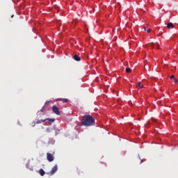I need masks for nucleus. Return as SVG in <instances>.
I'll use <instances>...</instances> for the list:
<instances>
[{
  "label": "nucleus",
  "mask_w": 178,
  "mask_h": 178,
  "mask_svg": "<svg viewBox=\"0 0 178 178\" xmlns=\"http://www.w3.org/2000/svg\"><path fill=\"white\" fill-rule=\"evenodd\" d=\"M150 31H151V29H149L147 30V33H150Z\"/></svg>",
  "instance_id": "dca6fc26"
},
{
  "label": "nucleus",
  "mask_w": 178,
  "mask_h": 178,
  "mask_svg": "<svg viewBox=\"0 0 178 178\" xmlns=\"http://www.w3.org/2000/svg\"><path fill=\"white\" fill-rule=\"evenodd\" d=\"M156 49H159V46L158 45L156 46Z\"/></svg>",
  "instance_id": "a211bd4d"
},
{
  "label": "nucleus",
  "mask_w": 178,
  "mask_h": 178,
  "mask_svg": "<svg viewBox=\"0 0 178 178\" xmlns=\"http://www.w3.org/2000/svg\"><path fill=\"white\" fill-rule=\"evenodd\" d=\"M170 79L171 80H172V79H175V76H174V75H171V76H170Z\"/></svg>",
  "instance_id": "4468645a"
},
{
  "label": "nucleus",
  "mask_w": 178,
  "mask_h": 178,
  "mask_svg": "<svg viewBox=\"0 0 178 178\" xmlns=\"http://www.w3.org/2000/svg\"><path fill=\"white\" fill-rule=\"evenodd\" d=\"M73 58L77 62H79L81 60V58L76 54L73 56Z\"/></svg>",
  "instance_id": "0eeeda50"
},
{
  "label": "nucleus",
  "mask_w": 178,
  "mask_h": 178,
  "mask_svg": "<svg viewBox=\"0 0 178 178\" xmlns=\"http://www.w3.org/2000/svg\"><path fill=\"white\" fill-rule=\"evenodd\" d=\"M137 88H143L144 86L141 84V82H138V85H136Z\"/></svg>",
  "instance_id": "9d476101"
},
{
  "label": "nucleus",
  "mask_w": 178,
  "mask_h": 178,
  "mask_svg": "<svg viewBox=\"0 0 178 178\" xmlns=\"http://www.w3.org/2000/svg\"><path fill=\"white\" fill-rule=\"evenodd\" d=\"M144 30L146 31V28L145 27H144Z\"/></svg>",
  "instance_id": "f3484780"
},
{
  "label": "nucleus",
  "mask_w": 178,
  "mask_h": 178,
  "mask_svg": "<svg viewBox=\"0 0 178 178\" xmlns=\"http://www.w3.org/2000/svg\"><path fill=\"white\" fill-rule=\"evenodd\" d=\"M47 132H50V131H51V128H47Z\"/></svg>",
  "instance_id": "2eb2a0df"
},
{
  "label": "nucleus",
  "mask_w": 178,
  "mask_h": 178,
  "mask_svg": "<svg viewBox=\"0 0 178 178\" xmlns=\"http://www.w3.org/2000/svg\"><path fill=\"white\" fill-rule=\"evenodd\" d=\"M58 101H61L64 103H67L69 102V99H58Z\"/></svg>",
  "instance_id": "6e6552de"
},
{
  "label": "nucleus",
  "mask_w": 178,
  "mask_h": 178,
  "mask_svg": "<svg viewBox=\"0 0 178 178\" xmlns=\"http://www.w3.org/2000/svg\"><path fill=\"white\" fill-rule=\"evenodd\" d=\"M52 111L56 115H60V111H59V108H58V106H53Z\"/></svg>",
  "instance_id": "7ed1b4c3"
},
{
  "label": "nucleus",
  "mask_w": 178,
  "mask_h": 178,
  "mask_svg": "<svg viewBox=\"0 0 178 178\" xmlns=\"http://www.w3.org/2000/svg\"><path fill=\"white\" fill-rule=\"evenodd\" d=\"M58 171V165H56L54 166L51 169V170L47 173V175L52 176L54 175L56 172Z\"/></svg>",
  "instance_id": "f03ea898"
},
{
  "label": "nucleus",
  "mask_w": 178,
  "mask_h": 178,
  "mask_svg": "<svg viewBox=\"0 0 178 178\" xmlns=\"http://www.w3.org/2000/svg\"><path fill=\"white\" fill-rule=\"evenodd\" d=\"M83 126L91 127L95 125V118L92 115H83V120H81Z\"/></svg>",
  "instance_id": "f257e3e1"
},
{
  "label": "nucleus",
  "mask_w": 178,
  "mask_h": 178,
  "mask_svg": "<svg viewBox=\"0 0 178 178\" xmlns=\"http://www.w3.org/2000/svg\"><path fill=\"white\" fill-rule=\"evenodd\" d=\"M47 159L49 162H52L55 159V157L54 156V154L47 153Z\"/></svg>",
  "instance_id": "20e7f679"
},
{
  "label": "nucleus",
  "mask_w": 178,
  "mask_h": 178,
  "mask_svg": "<svg viewBox=\"0 0 178 178\" xmlns=\"http://www.w3.org/2000/svg\"><path fill=\"white\" fill-rule=\"evenodd\" d=\"M131 72V69L130 67H127L126 68V72L127 73H130Z\"/></svg>",
  "instance_id": "9b49d317"
},
{
  "label": "nucleus",
  "mask_w": 178,
  "mask_h": 178,
  "mask_svg": "<svg viewBox=\"0 0 178 178\" xmlns=\"http://www.w3.org/2000/svg\"><path fill=\"white\" fill-rule=\"evenodd\" d=\"M47 120L51 123H54L55 122V118H46L45 120H41L42 122H45Z\"/></svg>",
  "instance_id": "39448f33"
},
{
  "label": "nucleus",
  "mask_w": 178,
  "mask_h": 178,
  "mask_svg": "<svg viewBox=\"0 0 178 178\" xmlns=\"http://www.w3.org/2000/svg\"><path fill=\"white\" fill-rule=\"evenodd\" d=\"M148 46L150 47L151 48H154V44L153 43H149Z\"/></svg>",
  "instance_id": "f8f14e48"
},
{
  "label": "nucleus",
  "mask_w": 178,
  "mask_h": 178,
  "mask_svg": "<svg viewBox=\"0 0 178 178\" xmlns=\"http://www.w3.org/2000/svg\"><path fill=\"white\" fill-rule=\"evenodd\" d=\"M172 81H173L175 84H177V82H178L177 78H174V79H172Z\"/></svg>",
  "instance_id": "ddd939ff"
},
{
  "label": "nucleus",
  "mask_w": 178,
  "mask_h": 178,
  "mask_svg": "<svg viewBox=\"0 0 178 178\" xmlns=\"http://www.w3.org/2000/svg\"><path fill=\"white\" fill-rule=\"evenodd\" d=\"M167 28H168V29H174V28H175V26H174V24H173L172 22H169V23H168V24H167Z\"/></svg>",
  "instance_id": "423d86ee"
},
{
  "label": "nucleus",
  "mask_w": 178,
  "mask_h": 178,
  "mask_svg": "<svg viewBox=\"0 0 178 178\" xmlns=\"http://www.w3.org/2000/svg\"><path fill=\"white\" fill-rule=\"evenodd\" d=\"M39 173H40V175L42 177V176H44V175H45V171L44 170H42V169H40V170H39Z\"/></svg>",
  "instance_id": "1a4fd4ad"
}]
</instances>
